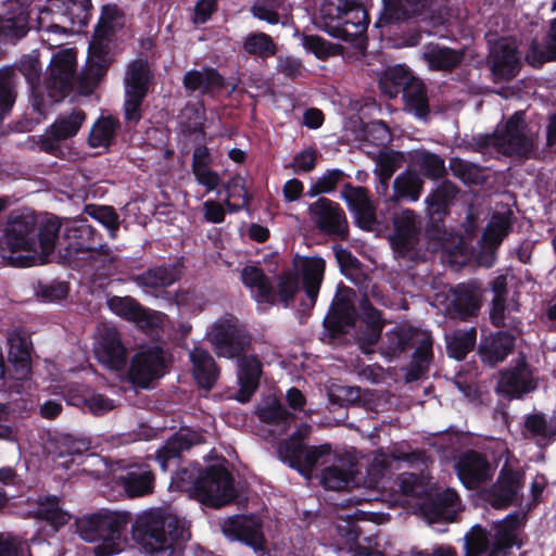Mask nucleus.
I'll list each match as a JSON object with an SVG mask.
<instances>
[{
  "instance_id": "f257e3e1",
  "label": "nucleus",
  "mask_w": 556,
  "mask_h": 556,
  "mask_svg": "<svg viewBox=\"0 0 556 556\" xmlns=\"http://www.w3.org/2000/svg\"><path fill=\"white\" fill-rule=\"evenodd\" d=\"M34 215L12 216L0 239V253L14 267H30L45 264L55 250L56 235L61 224L50 218L37 230Z\"/></svg>"
},
{
  "instance_id": "f03ea898",
  "label": "nucleus",
  "mask_w": 556,
  "mask_h": 556,
  "mask_svg": "<svg viewBox=\"0 0 556 556\" xmlns=\"http://www.w3.org/2000/svg\"><path fill=\"white\" fill-rule=\"evenodd\" d=\"M206 338L219 357H238L237 377L239 390L236 399L249 402L258 388L262 376V363L256 356L243 355L251 344L245 326L233 315L226 314L216 319L206 331Z\"/></svg>"
},
{
  "instance_id": "7ed1b4c3",
  "label": "nucleus",
  "mask_w": 556,
  "mask_h": 556,
  "mask_svg": "<svg viewBox=\"0 0 556 556\" xmlns=\"http://www.w3.org/2000/svg\"><path fill=\"white\" fill-rule=\"evenodd\" d=\"M293 444H286L280 450L290 459V467L296 468L308 479L314 468L325 466L320 482L326 489L342 490L351 485L356 472V462L352 455L333 453L328 444L307 451H302L298 443Z\"/></svg>"
},
{
  "instance_id": "20e7f679",
  "label": "nucleus",
  "mask_w": 556,
  "mask_h": 556,
  "mask_svg": "<svg viewBox=\"0 0 556 556\" xmlns=\"http://www.w3.org/2000/svg\"><path fill=\"white\" fill-rule=\"evenodd\" d=\"M126 24V16L114 4L103 5L94 35L89 45L88 66L79 78L83 93L88 94L104 76L111 64L110 41L113 34Z\"/></svg>"
},
{
  "instance_id": "39448f33",
  "label": "nucleus",
  "mask_w": 556,
  "mask_h": 556,
  "mask_svg": "<svg viewBox=\"0 0 556 556\" xmlns=\"http://www.w3.org/2000/svg\"><path fill=\"white\" fill-rule=\"evenodd\" d=\"M173 483L180 490H192L204 505L219 507L231 502L236 495L230 472L222 465L208 466L202 472L197 465L178 470Z\"/></svg>"
},
{
  "instance_id": "423d86ee",
  "label": "nucleus",
  "mask_w": 556,
  "mask_h": 556,
  "mask_svg": "<svg viewBox=\"0 0 556 556\" xmlns=\"http://www.w3.org/2000/svg\"><path fill=\"white\" fill-rule=\"evenodd\" d=\"M315 24L330 36L352 41L363 47V36L367 30L369 17L357 0H323Z\"/></svg>"
},
{
  "instance_id": "0eeeda50",
  "label": "nucleus",
  "mask_w": 556,
  "mask_h": 556,
  "mask_svg": "<svg viewBox=\"0 0 556 556\" xmlns=\"http://www.w3.org/2000/svg\"><path fill=\"white\" fill-rule=\"evenodd\" d=\"M383 10L389 21H401L418 16V30L404 37L403 45L415 47L421 40L422 29L428 35L442 36L440 27L446 22L443 0H383Z\"/></svg>"
},
{
  "instance_id": "6e6552de",
  "label": "nucleus",
  "mask_w": 556,
  "mask_h": 556,
  "mask_svg": "<svg viewBox=\"0 0 556 556\" xmlns=\"http://www.w3.org/2000/svg\"><path fill=\"white\" fill-rule=\"evenodd\" d=\"M432 344L433 340L428 331L410 326H400L386 333L383 354L393 357L408 346H415L412 363L405 374V381L412 382L420 379L428 371L433 357Z\"/></svg>"
},
{
  "instance_id": "1a4fd4ad",
  "label": "nucleus",
  "mask_w": 556,
  "mask_h": 556,
  "mask_svg": "<svg viewBox=\"0 0 556 556\" xmlns=\"http://www.w3.org/2000/svg\"><path fill=\"white\" fill-rule=\"evenodd\" d=\"M132 539L147 556H180L190 523H131Z\"/></svg>"
},
{
  "instance_id": "9d476101",
  "label": "nucleus",
  "mask_w": 556,
  "mask_h": 556,
  "mask_svg": "<svg viewBox=\"0 0 556 556\" xmlns=\"http://www.w3.org/2000/svg\"><path fill=\"white\" fill-rule=\"evenodd\" d=\"M479 143L485 151L527 157L533 149V137L525 124V113L516 112L493 134L481 137Z\"/></svg>"
},
{
  "instance_id": "9b49d317",
  "label": "nucleus",
  "mask_w": 556,
  "mask_h": 556,
  "mask_svg": "<svg viewBox=\"0 0 556 556\" xmlns=\"http://www.w3.org/2000/svg\"><path fill=\"white\" fill-rule=\"evenodd\" d=\"M55 243L60 255L66 262L85 258L79 257V254H86L87 260H94L97 255H109V247L97 239L93 228L86 220L66 223L62 239L56 237Z\"/></svg>"
},
{
  "instance_id": "f8f14e48",
  "label": "nucleus",
  "mask_w": 556,
  "mask_h": 556,
  "mask_svg": "<svg viewBox=\"0 0 556 556\" xmlns=\"http://www.w3.org/2000/svg\"><path fill=\"white\" fill-rule=\"evenodd\" d=\"M76 73V52L74 49H63L56 52L49 65L45 79V90L51 102H60L71 91Z\"/></svg>"
},
{
  "instance_id": "ddd939ff",
  "label": "nucleus",
  "mask_w": 556,
  "mask_h": 556,
  "mask_svg": "<svg viewBox=\"0 0 556 556\" xmlns=\"http://www.w3.org/2000/svg\"><path fill=\"white\" fill-rule=\"evenodd\" d=\"M151 72L146 60H135L127 68L125 76V118L129 123H138L141 118V102L148 92Z\"/></svg>"
},
{
  "instance_id": "4468645a",
  "label": "nucleus",
  "mask_w": 556,
  "mask_h": 556,
  "mask_svg": "<svg viewBox=\"0 0 556 556\" xmlns=\"http://www.w3.org/2000/svg\"><path fill=\"white\" fill-rule=\"evenodd\" d=\"M93 353L97 361L111 371L119 372L126 367L128 352L114 326L99 325Z\"/></svg>"
},
{
  "instance_id": "2eb2a0df",
  "label": "nucleus",
  "mask_w": 556,
  "mask_h": 556,
  "mask_svg": "<svg viewBox=\"0 0 556 556\" xmlns=\"http://www.w3.org/2000/svg\"><path fill=\"white\" fill-rule=\"evenodd\" d=\"M79 536L90 543L98 542L96 556H112L124 549L123 533L127 523H74Z\"/></svg>"
},
{
  "instance_id": "dca6fc26",
  "label": "nucleus",
  "mask_w": 556,
  "mask_h": 556,
  "mask_svg": "<svg viewBox=\"0 0 556 556\" xmlns=\"http://www.w3.org/2000/svg\"><path fill=\"white\" fill-rule=\"evenodd\" d=\"M165 374V357L157 346L141 348L130 361L128 379L140 388L150 384Z\"/></svg>"
},
{
  "instance_id": "f3484780",
  "label": "nucleus",
  "mask_w": 556,
  "mask_h": 556,
  "mask_svg": "<svg viewBox=\"0 0 556 556\" xmlns=\"http://www.w3.org/2000/svg\"><path fill=\"white\" fill-rule=\"evenodd\" d=\"M108 306L112 313L136 324L144 331L161 328L166 321L165 314L144 308L130 296H112L108 300Z\"/></svg>"
},
{
  "instance_id": "a211bd4d",
  "label": "nucleus",
  "mask_w": 556,
  "mask_h": 556,
  "mask_svg": "<svg viewBox=\"0 0 556 556\" xmlns=\"http://www.w3.org/2000/svg\"><path fill=\"white\" fill-rule=\"evenodd\" d=\"M489 62L496 80H509L520 68V55L514 38H500L490 48Z\"/></svg>"
},
{
  "instance_id": "6ab92c4d",
  "label": "nucleus",
  "mask_w": 556,
  "mask_h": 556,
  "mask_svg": "<svg viewBox=\"0 0 556 556\" xmlns=\"http://www.w3.org/2000/svg\"><path fill=\"white\" fill-rule=\"evenodd\" d=\"M308 211L312 220L320 231L339 238L346 236L348 222L338 203L320 198L309 205Z\"/></svg>"
},
{
  "instance_id": "aec40b11",
  "label": "nucleus",
  "mask_w": 556,
  "mask_h": 556,
  "mask_svg": "<svg viewBox=\"0 0 556 556\" xmlns=\"http://www.w3.org/2000/svg\"><path fill=\"white\" fill-rule=\"evenodd\" d=\"M535 388L533 372L525 357H520L514 367L501 372L496 391L509 399H520Z\"/></svg>"
},
{
  "instance_id": "412c9836",
  "label": "nucleus",
  "mask_w": 556,
  "mask_h": 556,
  "mask_svg": "<svg viewBox=\"0 0 556 556\" xmlns=\"http://www.w3.org/2000/svg\"><path fill=\"white\" fill-rule=\"evenodd\" d=\"M293 266L298 276L302 279L306 293V301L303 305L312 308L315 305L319 288L325 274V261L319 256H300L293 260Z\"/></svg>"
},
{
  "instance_id": "4be33fe9",
  "label": "nucleus",
  "mask_w": 556,
  "mask_h": 556,
  "mask_svg": "<svg viewBox=\"0 0 556 556\" xmlns=\"http://www.w3.org/2000/svg\"><path fill=\"white\" fill-rule=\"evenodd\" d=\"M28 4L22 0H10L3 16H0V45L24 37L28 27Z\"/></svg>"
},
{
  "instance_id": "5701e85b",
  "label": "nucleus",
  "mask_w": 556,
  "mask_h": 556,
  "mask_svg": "<svg viewBox=\"0 0 556 556\" xmlns=\"http://www.w3.org/2000/svg\"><path fill=\"white\" fill-rule=\"evenodd\" d=\"M462 508L460 498L452 489H446L438 493L435 498L429 497L419 504V510L427 518V521H435L438 518L453 521Z\"/></svg>"
},
{
  "instance_id": "b1692460",
  "label": "nucleus",
  "mask_w": 556,
  "mask_h": 556,
  "mask_svg": "<svg viewBox=\"0 0 556 556\" xmlns=\"http://www.w3.org/2000/svg\"><path fill=\"white\" fill-rule=\"evenodd\" d=\"M85 113L81 110H73L70 114L61 115L46 131L42 139V150L54 154L59 149L58 142L74 137L80 129Z\"/></svg>"
},
{
  "instance_id": "393cba45",
  "label": "nucleus",
  "mask_w": 556,
  "mask_h": 556,
  "mask_svg": "<svg viewBox=\"0 0 556 556\" xmlns=\"http://www.w3.org/2000/svg\"><path fill=\"white\" fill-rule=\"evenodd\" d=\"M342 199L354 213L359 226L370 230L376 224L375 205L365 188L345 185L341 192Z\"/></svg>"
},
{
  "instance_id": "a878e982",
  "label": "nucleus",
  "mask_w": 556,
  "mask_h": 556,
  "mask_svg": "<svg viewBox=\"0 0 556 556\" xmlns=\"http://www.w3.org/2000/svg\"><path fill=\"white\" fill-rule=\"evenodd\" d=\"M457 476L468 488H476L479 483L489 480L493 468L479 453L470 451L460 456L456 464Z\"/></svg>"
},
{
  "instance_id": "bb28decb",
  "label": "nucleus",
  "mask_w": 556,
  "mask_h": 556,
  "mask_svg": "<svg viewBox=\"0 0 556 556\" xmlns=\"http://www.w3.org/2000/svg\"><path fill=\"white\" fill-rule=\"evenodd\" d=\"M419 233V222L412 210H404L394 217V249L402 254H409Z\"/></svg>"
},
{
  "instance_id": "cd10ccee",
  "label": "nucleus",
  "mask_w": 556,
  "mask_h": 556,
  "mask_svg": "<svg viewBox=\"0 0 556 556\" xmlns=\"http://www.w3.org/2000/svg\"><path fill=\"white\" fill-rule=\"evenodd\" d=\"M522 473L505 464L496 484L492 488L491 503L496 508H502L513 503L521 489Z\"/></svg>"
},
{
  "instance_id": "c85d7f7f",
  "label": "nucleus",
  "mask_w": 556,
  "mask_h": 556,
  "mask_svg": "<svg viewBox=\"0 0 556 556\" xmlns=\"http://www.w3.org/2000/svg\"><path fill=\"white\" fill-rule=\"evenodd\" d=\"M448 313L453 317L466 318L480 308L481 294L476 283L458 285L448 296Z\"/></svg>"
},
{
  "instance_id": "c756f323",
  "label": "nucleus",
  "mask_w": 556,
  "mask_h": 556,
  "mask_svg": "<svg viewBox=\"0 0 556 556\" xmlns=\"http://www.w3.org/2000/svg\"><path fill=\"white\" fill-rule=\"evenodd\" d=\"M264 523H220L224 535L229 541L243 543L257 553H265L267 540L263 529Z\"/></svg>"
},
{
  "instance_id": "7c9ffc66",
  "label": "nucleus",
  "mask_w": 556,
  "mask_h": 556,
  "mask_svg": "<svg viewBox=\"0 0 556 556\" xmlns=\"http://www.w3.org/2000/svg\"><path fill=\"white\" fill-rule=\"evenodd\" d=\"M115 479L130 497L143 496L153 490L154 476L146 464L130 466Z\"/></svg>"
},
{
  "instance_id": "2f4dec72",
  "label": "nucleus",
  "mask_w": 556,
  "mask_h": 556,
  "mask_svg": "<svg viewBox=\"0 0 556 556\" xmlns=\"http://www.w3.org/2000/svg\"><path fill=\"white\" fill-rule=\"evenodd\" d=\"M24 517L41 521H68L72 515L63 508L58 496L38 495L28 498Z\"/></svg>"
},
{
  "instance_id": "473e14b6",
  "label": "nucleus",
  "mask_w": 556,
  "mask_h": 556,
  "mask_svg": "<svg viewBox=\"0 0 556 556\" xmlns=\"http://www.w3.org/2000/svg\"><path fill=\"white\" fill-rule=\"evenodd\" d=\"M201 439V434L192 430H181L169 438L156 454V460L159 462L162 470H167L172 463L177 462L184 451L200 443Z\"/></svg>"
},
{
  "instance_id": "72a5a7b5",
  "label": "nucleus",
  "mask_w": 556,
  "mask_h": 556,
  "mask_svg": "<svg viewBox=\"0 0 556 556\" xmlns=\"http://www.w3.org/2000/svg\"><path fill=\"white\" fill-rule=\"evenodd\" d=\"M241 280L258 304L275 303L276 294L273 286L261 268L254 265L243 267Z\"/></svg>"
},
{
  "instance_id": "f704fd0d",
  "label": "nucleus",
  "mask_w": 556,
  "mask_h": 556,
  "mask_svg": "<svg viewBox=\"0 0 556 556\" xmlns=\"http://www.w3.org/2000/svg\"><path fill=\"white\" fill-rule=\"evenodd\" d=\"M258 418L270 426V434L280 435L293 422L294 416L275 397H267L257 408Z\"/></svg>"
},
{
  "instance_id": "c9c22d12",
  "label": "nucleus",
  "mask_w": 556,
  "mask_h": 556,
  "mask_svg": "<svg viewBox=\"0 0 556 556\" xmlns=\"http://www.w3.org/2000/svg\"><path fill=\"white\" fill-rule=\"evenodd\" d=\"M189 358L197 383L206 390L212 389L219 375L213 356L206 350L195 346L190 351Z\"/></svg>"
},
{
  "instance_id": "e433bc0d",
  "label": "nucleus",
  "mask_w": 556,
  "mask_h": 556,
  "mask_svg": "<svg viewBox=\"0 0 556 556\" xmlns=\"http://www.w3.org/2000/svg\"><path fill=\"white\" fill-rule=\"evenodd\" d=\"M9 361L14 367L17 380L26 379L30 372V341L20 331L9 336Z\"/></svg>"
},
{
  "instance_id": "4c0bfd02",
  "label": "nucleus",
  "mask_w": 556,
  "mask_h": 556,
  "mask_svg": "<svg viewBox=\"0 0 556 556\" xmlns=\"http://www.w3.org/2000/svg\"><path fill=\"white\" fill-rule=\"evenodd\" d=\"M491 549L498 556H510L514 546L520 548L523 541L520 538V530L526 523H492Z\"/></svg>"
},
{
  "instance_id": "58836bf2",
  "label": "nucleus",
  "mask_w": 556,
  "mask_h": 556,
  "mask_svg": "<svg viewBox=\"0 0 556 556\" xmlns=\"http://www.w3.org/2000/svg\"><path fill=\"white\" fill-rule=\"evenodd\" d=\"M68 21V16L61 10L60 1L52 0L38 10L37 28L48 35L67 36L71 34L67 27Z\"/></svg>"
},
{
  "instance_id": "ea45409f",
  "label": "nucleus",
  "mask_w": 556,
  "mask_h": 556,
  "mask_svg": "<svg viewBox=\"0 0 556 556\" xmlns=\"http://www.w3.org/2000/svg\"><path fill=\"white\" fill-rule=\"evenodd\" d=\"M515 337L508 331L501 330L486 337L479 349L483 362L494 365L503 362L511 352Z\"/></svg>"
},
{
  "instance_id": "a19ab883",
  "label": "nucleus",
  "mask_w": 556,
  "mask_h": 556,
  "mask_svg": "<svg viewBox=\"0 0 556 556\" xmlns=\"http://www.w3.org/2000/svg\"><path fill=\"white\" fill-rule=\"evenodd\" d=\"M421 58L430 70L447 71L457 66L464 54L447 47L429 43L422 48Z\"/></svg>"
},
{
  "instance_id": "79ce46f5",
  "label": "nucleus",
  "mask_w": 556,
  "mask_h": 556,
  "mask_svg": "<svg viewBox=\"0 0 556 556\" xmlns=\"http://www.w3.org/2000/svg\"><path fill=\"white\" fill-rule=\"evenodd\" d=\"M178 278L179 270L176 266H159L136 276L134 281L149 293L173 285Z\"/></svg>"
},
{
  "instance_id": "37998d69",
  "label": "nucleus",
  "mask_w": 556,
  "mask_h": 556,
  "mask_svg": "<svg viewBox=\"0 0 556 556\" xmlns=\"http://www.w3.org/2000/svg\"><path fill=\"white\" fill-rule=\"evenodd\" d=\"M224 79L214 68L193 70L187 72L184 85L190 91H199L202 94L214 93L223 87Z\"/></svg>"
},
{
  "instance_id": "c03bdc74",
  "label": "nucleus",
  "mask_w": 556,
  "mask_h": 556,
  "mask_svg": "<svg viewBox=\"0 0 556 556\" xmlns=\"http://www.w3.org/2000/svg\"><path fill=\"white\" fill-rule=\"evenodd\" d=\"M457 194L456 187L448 182H442L430 195L425 200L427 213L431 220H441L447 213V207Z\"/></svg>"
},
{
  "instance_id": "a18cd8bd",
  "label": "nucleus",
  "mask_w": 556,
  "mask_h": 556,
  "mask_svg": "<svg viewBox=\"0 0 556 556\" xmlns=\"http://www.w3.org/2000/svg\"><path fill=\"white\" fill-rule=\"evenodd\" d=\"M510 211L494 213L491 216L482 237L483 248L493 252L502 243L510 230Z\"/></svg>"
},
{
  "instance_id": "49530a36",
  "label": "nucleus",
  "mask_w": 556,
  "mask_h": 556,
  "mask_svg": "<svg viewBox=\"0 0 556 556\" xmlns=\"http://www.w3.org/2000/svg\"><path fill=\"white\" fill-rule=\"evenodd\" d=\"M526 435L535 441L539 446H545L556 435V420L547 419L542 414H533L526 419Z\"/></svg>"
},
{
  "instance_id": "de8ad7c7",
  "label": "nucleus",
  "mask_w": 556,
  "mask_h": 556,
  "mask_svg": "<svg viewBox=\"0 0 556 556\" xmlns=\"http://www.w3.org/2000/svg\"><path fill=\"white\" fill-rule=\"evenodd\" d=\"M401 92L406 108L410 112L420 118L427 116L429 112L428 98L421 80L413 76Z\"/></svg>"
},
{
  "instance_id": "09e8293b",
  "label": "nucleus",
  "mask_w": 556,
  "mask_h": 556,
  "mask_svg": "<svg viewBox=\"0 0 556 556\" xmlns=\"http://www.w3.org/2000/svg\"><path fill=\"white\" fill-rule=\"evenodd\" d=\"M526 60L533 66L556 60V18L551 23L545 42L533 41L526 54Z\"/></svg>"
},
{
  "instance_id": "8fccbe9b",
  "label": "nucleus",
  "mask_w": 556,
  "mask_h": 556,
  "mask_svg": "<svg viewBox=\"0 0 556 556\" xmlns=\"http://www.w3.org/2000/svg\"><path fill=\"white\" fill-rule=\"evenodd\" d=\"M518 312L519 304L516 300L511 299L507 302L506 299H493L490 317L496 327L517 329L520 324L517 317Z\"/></svg>"
},
{
  "instance_id": "3c124183",
  "label": "nucleus",
  "mask_w": 556,
  "mask_h": 556,
  "mask_svg": "<svg viewBox=\"0 0 556 556\" xmlns=\"http://www.w3.org/2000/svg\"><path fill=\"white\" fill-rule=\"evenodd\" d=\"M412 78V74L403 65L388 67L379 76L380 89L390 98L396 97Z\"/></svg>"
},
{
  "instance_id": "603ef678",
  "label": "nucleus",
  "mask_w": 556,
  "mask_h": 556,
  "mask_svg": "<svg viewBox=\"0 0 556 556\" xmlns=\"http://www.w3.org/2000/svg\"><path fill=\"white\" fill-rule=\"evenodd\" d=\"M424 180L416 173L406 170L400 174L393 182L392 200L408 199L416 202L422 191Z\"/></svg>"
},
{
  "instance_id": "864d4df0",
  "label": "nucleus",
  "mask_w": 556,
  "mask_h": 556,
  "mask_svg": "<svg viewBox=\"0 0 556 556\" xmlns=\"http://www.w3.org/2000/svg\"><path fill=\"white\" fill-rule=\"evenodd\" d=\"M445 341L448 355L460 361L473 349L476 343V330L475 328L455 330L445 336Z\"/></svg>"
},
{
  "instance_id": "5fc2aeb1",
  "label": "nucleus",
  "mask_w": 556,
  "mask_h": 556,
  "mask_svg": "<svg viewBox=\"0 0 556 556\" xmlns=\"http://www.w3.org/2000/svg\"><path fill=\"white\" fill-rule=\"evenodd\" d=\"M68 404L77 407H87L93 415H103L116 406L114 400L94 392H90L89 395L71 394L68 397Z\"/></svg>"
},
{
  "instance_id": "6e6d98bb",
  "label": "nucleus",
  "mask_w": 556,
  "mask_h": 556,
  "mask_svg": "<svg viewBox=\"0 0 556 556\" xmlns=\"http://www.w3.org/2000/svg\"><path fill=\"white\" fill-rule=\"evenodd\" d=\"M118 122L112 117L98 119L89 134L88 142L92 148H106L113 141Z\"/></svg>"
},
{
  "instance_id": "4d7b16f0",
  "label": "nucleus",
  "mask_w": 556,
  "mask_h": 556,
  "mask_svg": "<svg viewBox=\"0 0 556 556\" xmlns=\"http://www.w3.org/2000/svg\"><path fill=\"white\" fill-rule=\"evenodd\" d=\"M491 545V531H486L480 523H475L466 534V556H481L490 551Z\"/></svg>"
},
{
  "instance_id": "13d9d810",
  "label": "nucleus",
  "mask_w": 556,
  "mask_h": 556,
  "mask_svg": "<svg viewBox=\"0 0 556 556\" xmlns=\"http://www.w3.org/2000/svg\"><path fill=\"white\" fill-rule=\"evenodd\" d=\"M280 11L282 15H287L288 7L285 0H256L252 7L253 16L269 24L280 22Z\"/></svg>"
},
{
  "instance_id": "bf43d9fd",
  "label": "nucleus",
  "mask_w": 556,
  "mask_h": 556,
  "mask_svg": "<svg viewBox=\"0 0 556 556\" xmlns=\"http://www.w3.org/2000/svg\"><path fill=\"white\" fill-rule=\"evenodd\" d=\"M225 188L227 193L226 204L230 212H238L249 203L245 181L242 177H232Z\"/></svg>"
},
{
  "instance_id": "052dcab7",
  "label": "nucleus",
  "mask_w": 556,
  "mask_h": 556,
  "mask_svg": "<svg viewBox=\"0 0 556 556\" xmlns=\"http://www.w3.org/2000/svg\"><path fill=\"white\" fill-rule=\"evenodd\" d=\"M245 52L261 58L274 55L276 46L273 39L265 33L250 34L243 43Z\"/></svg>"
},
{
  "instance_id": "680f3d73",
  "label": "nucleus",
  "mask_w": 556,
  "mask_h": 556,
  "mask_svg": "<svg viewBox=\"0 0 556 556\" xmlns=\"http://www.w3.org/2000/svg\"><path fill=\"white\" fill-rule=\"evenodd\" d=\"M15 102L14 73L10 68L0 70V118H2Z\"/></svg>"
},
{
  "instance_id": "e2e57ef3",
  "label": "nucleus",
  "mask_w": 556,
  "mask_h": 556,
  "mask_svg": "<svg viewBox=\"0 0 556 556\" xmlns=\"http://www.w3.org/2000/svg\"><path fill=\"white\" fill-rule=\"evenodd\" d=\"M179 123L189 134L202 131L205 111L202 103L188 104L179 115Z\"/></svg>"
},
{
  "instance_id": "0e129e2a",
  "label": "nucleus",
  "mask_w": 556,
  "mask_h": 556,
  "mask_svg": "<svg viewBox=\"0 0 556 556\" xmlns=\"http://www.w3.org/2000/svg\"><path fill=\"white\" fill-rule=\"evenodd\" d=\"M391 457L384 452H376L368 468V484L378 488L380 480L391 466Z\"/></svg>"
},
{
  "instance_id": "69168bd1",
  "label": "nucleus",
  "mask_w": 556,
  "mask_h": 556,
  "mask_svg": "<svg viewBox=\"0 0 556 556\" xmlns=\"http://www.w3.org/2000/svg\"><path fill=\"white\" fill-rule=\"evenodd\" d=\"M344 173L341 169L333 168L327 170L318 180L312 186L309 195L314 197L319 193H329L334 190L336 186L342 180Z\"/></svg>"
},
{
  "instance_id": "338daca9",
  "label": "nucleus",
  "mask_w": 556,
  "mask_h": 556,
  "mask_svg": "<svg viewBox=\"0 0 556 556\" xmlns=\"http://www.w3.org/2000/svg\"><path fill=\"white\" fill-rule=\"evenodd\" d=\"M302 45L304 49L314 53L318 59H326L336 53V47L319 36L304 35Z\"/></svg>"
},
{
  "instance_id": "774afa93",
  "label": "nucleus",
  "mask_w": 556,
  "mask_h": 556,
  "mask_svg": "<svg viewBox=\"0 0 556 556\" xmlns=\"http://www.w3.org/2000/svg\"><path fill=\"white\" fill-rule=\"evenodd\" d=\"M421 170L431 179H437L445 173L444 161L431 153H422L418 159Z\"/></svg>"
}]
</instances>
